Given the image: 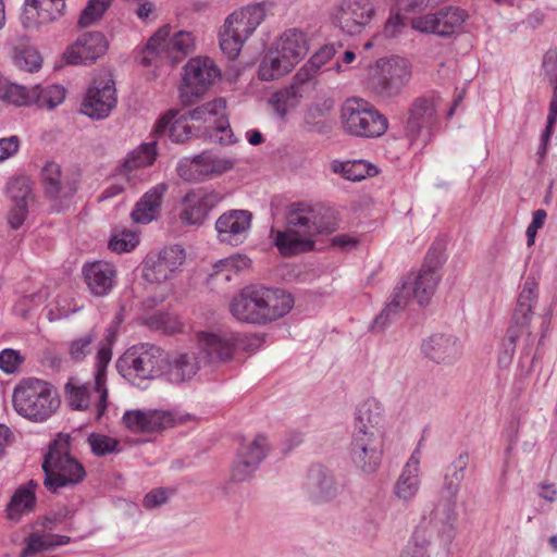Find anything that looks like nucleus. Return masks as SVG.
<instances>
[{
	"label": "nucleus",
	"instance_id": "nucleus-62",
	"mask_svg": "<svg viewBox=\"0 0 557 557\" xmlns=\"http://www.w3.org/2000/svg\"><path fill=\"white\" fill-rule=\"evenodd\" d=\"M23 362V357L17 350L3 349L0 352V369L5 373H13Z\"/></svg>",
	"mask_w": 557,
	"mask_h": 557
},
{
	"label": "nucleus",
	"instance_id": "nucleus-52",
	"mask_svg": "<svg viewBox=\"0 0 557 557\" xmlns=\"http://www.w3.org/2000/svg\"><path fill=\"white\" fill-rule=\"evenodd\" d=\"M111 0H89L78 18L81 27H87L98 21L109 8Z\"/></svg>",
	"mask_w": 557,
	"mask_h": 557
},
{
	"label": "nucleus",
	"instance_id": "nucleus-49",
	"mask_svg": "<svg viewBox=\"0 0 557 557\" xmlns=\"http://www.w3.org/2000/svg\"><path fill=\"white\" fill-rule=\"evenodd\" d=\"M429 544L430 536L424 529L418 528L399 557H426Z\"/></svg>",
	"mask_w": 557,
	"mask_h": 557
},
{
	"label": "nucleus",
	"instance_id": "nucleus-7",
	"mask_svg": "<svg viewBox=\"0 0 557 557\" xmlns=\"http://www.w3.org/2000/svg\"><path fill=\"white\" fill-rule=\"evenodd\" d=\"M166 351L152 344L133 346L117 361L121 374L133 385L145 387L154 379H163Z\"/></svg>",
	"mask_w": 557,
	"mask_h": 557
},
{
	"label": "nucleus",
	"instance_id": "nucleus-35",
	"mask_svg": "<svg viewBox=\"0 0 557 557\" xmlns=\"http://www.w3.org/2000/svg\"><path fill=\"white\" fill-rule=\"evenodd\" d=\"M169 189L166 183H159L147 190L135 205L131 216L136 223L147 224L156 219L162 199Z\"/></svg>",
	"mask_w": 557,
	"mask_h": 557
},
{
	"label": "nucleus",
	"instance_id": "nucleus-9",
	"mask_svg": "<svg viewBox=\"0 0 557 557\" xmlns=\"http://www.w3.org/2000/svg\"><path fill=\"white\" fill-rule=\"evenodd\" d=\"M195 39L189 32L180 30L171 36V27H161L147 42L143 50L141 63L145 66L169 61L178 63L194 49Z\"/></svg>",
	"mask_w": 557,
	"mask_h": 557
},
{
	"label": "nucleus",
	"instance_id": "nucleus-54",
	"mask_svg": "<svg viewBox=\"0 0 557 557\" xmlns=\"http://www.w3.org/2000/svg\"><path fill=\"white\" fill-rule=\"evenodd\" d=\"M26 546L21 553V557H32L37 553L51 549V542L49 533L39 534L37 532L30 533L25 540Z\"/></svg>",
	"mask_w": 557,
	"mask_h": 557
},
{
	"label": "nucleus",
	"instance_id": "nucleus-30",
	"mask_svg": "<svg viewBox=\"0 0 557 557\" xmlns=\"http://www.w3.org/2000/svg\"><path fill=\"white\" fill-rule=\"evenodd\" d=\"M421 348L426 358L442 364H453L461 356V344L454 335L434 334Z\"/></svg>",
	"mask_w": 557,
	"mask_h": 557
},
{
	"label": "nucleus",
	"instance_id": "nucleus-50",
	"mask_svg": "<svg viewBox=\"0 0 557 557\" xmlns=\"http://www.w3.org/2000/svg\"><path fill=\"white\" fill-rule=\"evenodd\" d=\"M87 442L91 451L98 457L120 451V442L104 434L91 433Z\"/></svg>",
	"mask_w": 557,
	"mask_h": 557
},
{
	"label": "nucleus",
	"instance_id": "nucleus-26",
	"mask_svg": "<svg viewBox=\"0 0 557 557\" xmlns=\"http://www.w3.org/2000/svg\"><path fill=\"white\" fill-rule=\"evenodd\" d=\"M173 422L169 411L158 409H134L126 410L122 417L123 425L133 433L159 432Z\"/></svg>",
	"mask_w": 557,
	"mask_h": 557
},
{
	"label": "nucleus",
	"instance_id": "nucleus-57",
	"mask_svg": "<svg viewBox=\"0 0 557 557\" xmlns=\"http://www.w3.org/2000/svg\"><path fill=\"white\" fill-rule=\"evenodd\" d=\"M15 64L28 72H34L41 66V57L34 48H25L17 52L14 58Z\"/></svg>",
	"mask_w": 557,
	"mask_h": 557
},
{
	"label": "nucleus",
	"instance_id": "nucleus-22",
	"mask_svg": "<svg viewBox=\"0 0 557 557\" xmlns=\"http://www.w3.org/2000/svg\"><path fill=\"white\" fill-rule=\"evenodd\" d=\"M252 213L248 210L231 209L215 221L216 238L233 247L242 245L249 236Z\"/></svg>",
	"mask_w": 557,
	"mask_h": 557
},
{
	"label": "nucleus",
	"instance_id": "nucleus-8",
	"mask_svg": "<svg viewBox=\"0 0 557 557\" xmlns=\"http://www.w3.org/2000/svg\"><path fill=\"white\" fill-rule=\"evenodd\" d=\"M345 133L360 138H376L388 128V121L372 103L362 98L347 99L341 109Z\"/></svg>",
	"mask_w": 557,
	"mask_h": 557
},
{
	"label": "nucleus",
	"instance_id": "nucleus-58",
	"mask_svg": "<svg viewBox=\"0 0 557 557\" xmlns=\"http://www.w3.org/2000/svg\"><path fill=\"white\" fill-rule=\"evenodd\" d=\"M96 339L94 332H88L82 337L74 339L69 345V354L74 361H82L89 352V347Z\"/></svg>",
	"mask_w": 557,
	"mask_h": 557
},
{
	"label": "nucleus",
	"instance_id": "nucleus-18",
	"mask_svg": "<svg viewBox=\"0 0 557 557\" xmlns=\"http://www.w3.org/2000/svg\"><path fill=\"white\" fill-rule=\"evenodd\" d=\"M234 333L199 332L196 335V351L201 356L203 366L226 362L232 359L238 344Z\"/></svg>",
	"mask_w": 557,
	"mask_h": 557
},
{
	"label": "nucleus",
	"instance_id": "nucleus-11",
	"mask_svg": "<svg viewBox=\"0 0 557 557\" xmlns=\"http://www.w3.org/2000/svg\"><path fill=\"white\" fill-rule=\"evenodd\" d=\"M379 74L373 81V91L382 99H392L401 94L411 79L410 62L401 57L377 61Z\"/></svg>",
	"mask_w": 557,
	"mask_h": 557
},
{
	"label": "nucleus",
	"instance_id": "nucleus-45",
	"mask_svg": "<svg viewBox=\"0 0 557 557\" xmlns=\"http://www.w3.org/2000/svg\"><path fill=\"white\" fill-rule=\"evenodd\" d=\"M156 156V143L143 144L128 153L122 165V171L127 173L135 169L151 165Z\"/></svg>",
	"mask_w": 557,
	"mask_h": 557
},
{
	"label": "nucleus",
	"instance_id": "nucleus-5",
	"mask_svg": "<svg viewBox=\"0 0 557 557\" xmlns=\"http://www.w3.org/2000/svg\"><path fill=\"white\" fill-rule=\"evenodd\" d=\"M539 298V280L535 275L530 274L518 296L517 306L513 310L511 324L507 330L504 338L502 350L498 356V364L507 368L513 358L518 339L527 335L531 336L530 323L533 318V308Z\"/></svg>",
	"mask_w": 557,
	"mask_h": 557
},
{
	"label": "nucleus",
	"instance_id": "nucleus-17",
	"mask_svg": "<svg viewBox=\"0 0 557 557\" xmlns=\"http://www.w3.org/2000/svg\"><path fill=\"white\" fill-rule=\"evenodd\" d=\"M384 437L352 433L349 456L354 466L366 474L375 473L382 462Z\"/></svg>",
	"mask_w": 557,
	"mask_h": 557
},
{
	"label": "nucleus",
	"instance_id": "nucleus-44",
	"mask_svg": "<svg viewBox=\"0 0 557 557\" xmlns=\"http://www.w3.org/2000/svg\"><path fill=\"white\" fill-rule=\"evenodd\" d=\"M331 169L334 173L341 174L344 178L348 181L358 182L371 175V171L374 168L363 160H354L345 162L334 160L331 163Z\"/></svg>",
	"mask_w": 557,
	"mask_h": 557
},
{
	"label": "nucleus",
	"instance_id": "nucleus-51",
	"mask_svg": "<svg viewBox=\"0 0 557 557\" xmlns=\"http://www.w3.org/2000/svg\"><path fill=\"white\" fill-rule=\"evenodd\" d=\"M318 71L312 67L308 62L304 64L298 72L295 74L293 78V83L289 86V88L296 94L299 95V97H302V94L313 88L315 85V77H317Z\"/></svg>",
	"mask_w": 557,
	"mask_h": 557
},
{
	"label": "nucleus",
	"instance_id": "nucleus-23",
	"mask_svg": "<svg viewBox=\"0 0 557 557\" xmlns=\"http://www.w3.org/2000/svg\"><path fill=\"white\" fill-rule=\"evenodd\" d=\"M66 0H25L21 23L26 29L38 28L64 15Z\"/></svg>",
	"mask_w": 557,
	"mask_h": 557
},
{
	"label": "nucleus",
	"instance_id": "nucleus-34",
	"mask_svg": "<svg viewBox=\"0 0 557 557\" xmlns=\"http://www.w3.org/2000/svg\"><path fill=\"white\" fill-rule=\"evenodd\" d=\"M457 497L443 495L435 506L431 523L445 542H451L455 536V524L457 521Z\"/></svg>",
	"mask_w": 557,
	"mask_h": 557
},
{
	"label": "nucleus",
	"instance_id": "nucleus-21",
	"mask_svg": "<svg viewBox=\"0 0 557 557\" xmlns=\"http://www.w3.org/2000/svg\"><path fill=\"white\" fill-rule=\"evenodd\" d=\"M116 104L115 83L112 78H96L87 89L81 112L92 120L109 116Z\"/></svg>",
	"mask_w": 557,
	"mask_h": 557
},
{
	"label": "nucleus",
	"instance_id": "nucleus-63",
	"mask_svg": "<svg viewBox=\"0 0 557 557\" xmlns=\"http://www.w3.org/2000/svg\"><path fill=\"white\" fill-rule=\"evenodd\" d=\"M335 53L336 48L334 45H325L310 58L308 63L319 72L321 66L330 61Z\"/></svg>",
	"mask_w": 557,
	"mask_h": 557
},
{
	"label": "nucleus",
	"instance_id": "nucleus-53",
	"mask_svg": "<svg viewBox=\"0 0 557 557\" xmlns=\"http://www.w3.org/2000/svg\"><path fill=\"white\" fill-rule=\"evenodd\" d=\"M258 468L257 458L248 461L236 456L232 466L231 479L234 482L248 481L253 476Z\"/></svg>",
	"mask_w": 557,
	"mask_h": 557
},
{
	"label": "nucleus",
	"instance_id": "nucleus-3",
	"mask_svg": "<svg viewBox=\"0 0 557 557\" xmlns=\"http://www.w3.org/2000/svg\"><path fill=\"white\" fill-rule=\"evenodd\" d=\"M294 306L290 294L259 285L244 287L230 304L232 315L252 324H265L287 314Z\"/></svg>",
	"mask_w": 557,
	"mask_h": 557
},
{
	"label": "nucleus",
	"instance_id": "nucleus-38",
	"mask_svg": "<svg viewBox=\"0 0 557 557\" xmlns=\"http://www.w3.org/2000/svg\"><path fill=\"white\" fill-rule=\"evenodd\" d=\"M419 453L414 451L404 467L401 474L394 485L395 495L408 502L416 496L420 487L419 479Z\"/></svg>",
	"mask_w": 557,
	"mask_h": 557
},
{
	"label": "nucleus",
	"instance_id": "nucleus-40",
	"mask_svg": "<svg viewBox=\"0 0 557 557\" xmlns=\"http://www.w3.org/2000/svg\"><path fill=\"white\" fill-rule=\"evenodd\" d=\"M37 483L33 480L27 484L20 486L11 497L7 506V517L10 520L17 521L23 513L29 512L36 505L35 490Z\"/></svg>",
	"mask_w": 557,
	"mask_h": 557
},
{
	"label": "nucleus",
	"instance_id": "nucleus-46",
	"mask_svg": "<svg viewBox=\"0 0 557 557\" xmlns=\"http://www.w3.org/2000/svg\"><path fill=\"white\" fill-rule=\"evenodd\" d=\"M249 264L250 259L243 255H234L219 260L213 265V273L210 274V278L213 280L221 277L224 281H230L232 278V273H237L238 271L248 268Z\"/></svg>",
	"mask_w": 557,
	"mask_h": 557
},
{
	"label": "nucleus",
	"instance_id": "nucleus-60",
	"mask_svg": "<svg viewBox=\"0 0 557 557\" xmlns=\"http://www.w3.org/2000/svg\"><path fill=\"white\" fill-rule=\"evenodd\" d=\"M112 359V349L108 345H101L98 349L95 363V380L106 384L107 367Z\"/></svg>",
	"mask_w": 557,
	"mask_h": 557
},
{
	"label": "nucleus",
	"instance_id": "nucleus-15",
	"mask_svg": "<svg viewBox=\"0 0 557 557\" xmlns=\"http://www.w3.org/2000/svg\"><path fill=\"white\" fill-rule=\"evenodd\" d=\"M225 110V100L218 98L188 111V116L190 120L207 124L206 131L211 141L231 145L235 139Z\"/></svg>",
	"mask_w": 557,
	"mask_h": 557
},
{
	"label": "nucleus",
	"instance_id": "nucleus-12",
	"mask_svg": "<svg viewBox=\"0 0 557 557\" xmlns=\"http://www.w3.org/2000/svg\"><path fill=\"white\" fill-rule=\"evenodd\" d=\"M67 405L73 410L88 411L95 420H100L108 406V389L106 384L94 380V383L81 384L76 379H70L64 386Z\"/></svg>",
	"mask_w": 557,
	"mask_h": 557
},
{
	"label": "nucleus",
	"instance_id": "nucleus-29",
	"mask_svg": "<svg viewBox=\"0 0 557 557\" xmlns=\"http://www.w3.org/2000/svg\"><path fill=\"white\" fill-rule=\"evenodd\" d=\"M82 273L88 290L94 296H107L115 285L116 270L112 263L88 262L84 264Z\"/></svg>",
	"mask_w": 557,
	"mask_h": 557
},
{
	"label": "nucleus",
	"instance_id": "nucleus-10",
	"mask_svg": "<svg viewBox=\"0 0 557 557\" xmlns=\"http://www.w3.org/2000/svg\"><path fill=\"white\" fill-rule=\"evenodd\" d=\"M221 76L214 61L208 57L190 59L184 66L183 82L180 86V98L183 106H191Z\"/></svg>",
	"mask_w": 557,
	"mask_h": 557
},
{
	"label": "nucleus",
	"instance_id": "nucleus-59",
	"mask_svg": "<svg viewBox=\"0 0 557 557\" xmlns=\"http://www.w3.org/2000/svg\"><path fill=\"white\" fill-rule=\"evenodd\" d=\"M138 244V237L135 233L123 232L114 235L109 242V248L117 253L131 251Z\"/></svg>",
	"mask_w": 557,
	"mask_h": 557
},
{
	"label": "nucleus",
	"instance_id": "nucleus-27",
	"mask_svg": "<svg viewBox=\"0 0 557 557\" xmlns=\"http://www.w3.org/2000/svg\"><path fill=\"white\" fill-rule=\"evenodd\" d=\"M384 408L376 398H367L361 401L355 412L352 433L384 437Z\"/></svg>",
	"mask_w": 557,
	"mask_h": 557
},
{
	"label": "nucleus",
	"instance_id": "nucleus-36",
	"mask_svg": "<svg viewBox=\"0 0 557 557\" xmlns=\"http://www.w3.org/2000/svg\"><path fill=\"white\" fill-rule=\"evenodd\" d=\"M275 50L295 66L308 53L307 35L298 28H289L278 38Z\"/></svg>",
	"mask_w": 557,
	"mask_h": 557
},
{
	"label": "nucleus",
	"instance_id": "nucleus-55",
	"mask_svg": "<svg viewBox=\"0 0 557 557\" xmlns=\"http://www.w3.org/2000/svg\"><path fill=\"white\" fill-rule=\"evenodd\" d=\"M245 41L246 40L243 37L232 34L231 30L223 26V30L220 36V47L230 59L238 57Z\"/></svg>",
	"mask_w": 557,
	"mask_h": 557
},
{
	"label": "nucleus",
	"instance_id": "nucleus-37",
	"mask_svg": "<svg viewBox=\"0 0 557 557\" xmlns=\"http://www.w3.org/2000/svg\"><path fill=\"white\" fill-rule=\"evenodd\" d=\"M188 119V112L181 115L169 112L156 123L153 131L157 136L168 135L172 141L183 144L194 136Z\"/></svg>",
	"mask_w": 557,
	"mask_h": 557
},
{
	"label": "nucleus",
	"instance_id": "nucleus-2",
	"mask_svg": "<svg viewBox=\"0 0 557 557\" xmlns=\"http://www.w3.org/2000/svg\"><path fill=\"white\" fill-rule=\"evenodd\" d=\"M440 265V258L429 251L419 273L413 278L406 277L394 288L391 301L375 318L372 329L383 330L387 326L411 298L416 299L420 306L428 305L441 281Z\"/></svg>",
	"mask_w": 557,
	"mask_h": 557
},
{
	"label": "nucleus",
	"instance_id": "nucleus-20",
	"mask_svg": "<svg viewBox=\"0 0 557 557\" xmlns=\"http://www.w3.org/2000/svg\"><path fill=\"white\" fill-rule=\"evenodd\" d=\"M437 123V106L434 99L419 97L413 100L405 125L406 135L411 140L422 139L428 143L431 133Z\"/></svg>",
	"mask_w": 557,
	"mask_h": 557
},
{
	"label": "nucleus",
	"instance_id": "nucleus-16",
	"mask_svg": "<svg viewBox=\"0 0 557 557\" xmlns=\"http://www.w3.org/2000/svg\"><path fill=\"white\" fill-rule=\"evenodd\" d=\"M163 380L172 385H182L195 379L203 366L195 347L166 352Z\"/></svg>",
	"mask_w": 557,
	"mask_h": 557
},
{
	"label": "nucleus",
	"instance_id": "nucleus-42",
	"mask_svg": "<svg viewBox=\"0 0 557 557\" xmlns=\"http://www.w3.org/2000/svg\"><path fill=\"white\" fill-rule=\"evenodd\" d=\"M294 66L276 50L267 54L259 65L258 76L261 81H275L286 75Z\"/></svg>",
	"mask_w": 557,
	"mask_h": 557
},
{
	"label": "nucleus",
	"instance_id": "nucleus-4",
	"mask_svg": "<svg viewBox=\"0 0 557 557\" xmlns=\"http://www.w3.org/2000/svg\"><path fill=\"white\" fill-rule=\"evenodd\" d=\"M45 487L51 493L63 488H72L86 476L83 465L70 455V444L66 440L53 441L42 462Z\"/></svg>",
	"mask_w": 557,
	"mask_h": 557
},
{
	"label": "nucleus",
	"instance_id": "nucleus-64",
	"mask_svg": "<svg viewBox=\"0 0 557 557\" xmlns=\"http://www.w3.org/2000/svg\"><path fill=\"white\" fill-rule=\"evenodd\" d=\"M20 147V138L12 135L7 138H0V162L14 156Z\"/></svg>",
	"mask_w": 557,
	"mask_h": 557
},
{
	"label": "nucleus",
	"instance_id": "nucleus-61",
	"mask_svg": "<svg viewBox=\"0 0 557 557\" xmlns=\"http://www.w3.org/2000/svg\"><path fill=\"white\" fill-rule=\"evenodd\" d=\"M171 494L165 487L153 488L145 495L143 506L149 510L158 508L169 502Z\"/></svg>",
	"mask_w": 557,
	"mask_h": 557
},
{
	"label": "nucleus",
	"instance_id": "nucleus-32",
	"mask_svg": "<svg viewBox=\"0 0 557 557\" xmlns=\"http://www.w3.org/2000/svg\"><path fill=\"white\" fill-rule=\"evenodd\" d=\"M265 16L261 4H251L233 12L224 22V27L245 40L256 30Z\"/></svg>",
	"mask_w": 557,
	"mask_h": 557
},
{
	"label": "nucleus",
	"instance_id": "nucleus-39",
	"mask_svg": "<svg viewBox=\"0 0 557 557\" xmlns=\"http://www.w3.org/2000/svg\"><path fill=\"white\" fill-rule=\"evenodd\" d=\"M219 200L220 197L215 193H208L201 196H197L195 193L187 194L184 202L188 207L182 213L183 220L189 224H200Z\"/></svg>",
	"mask_w": 557,
	"mask_h": 557
},
{
	"label": "nucleus",
	"instance_id": "nucleus-1",
	"mask_svg": "<svg viewBox=\"0 0 557 557\" xmlns=\"http://www.w3.org/2000/svg\"><path fill=\"white\" fill-rule=\"evenodd\" d=\"M285 219V228L274 234V244L285 257L313 250L317 236L337 228L334 210L320 203L293 202Z\"/></svg>",
	"mask_w": 557,
	"mask_h": 557
},
{
	"label": "nucleus",
	"instance_id": "nucleus-56",
	"mask_svg": "<svg viewBox=\"0 0 557 557\" xmlns=\"http://www.w3.org/2000/svg\"><path fill=\"white\" fill-rule=\"evenodd\" d=\"M298 97H299V95H296L288 87V88H285L284 90L276 92L272 97L271 102H272L277 115L280 117H284L286 115L288 109L296 106Z\"/></svg>",
	"mask_w": 557,
	"mask_h": 557
},
{
	"label": "nucleus",
	"instance_id": "nucleus-14",
	"mask_svg": "<svg viewBox=\"0 0 557 557\" xmlns=\"http://www.w3.org/2000/svg\"><path fill=\"white\" fill-rule=\"evenodd\" d=\"M467 17L468 14L465 10L459 7L448 5L433 13L412 17L410 25L417 32L446 38L458 33Z\"/></svg>",
	"mask_w": 557,
	"mask_h": 557
},
{
	"label": "nucleus",
	"instance_id": "nucleus-19",
	"mask_svg": "<svg viewBox=\"0 0 557 557\" xmlns=\"http://www.w3.org/2000/svg\"><path fill=\"white\" fill-rule=\"evenodd\" d=\"M376 0H342L336 15V25L348 35L360 34L374 18Z\"/></svg>",
	"mask_w": 557,
	"mask_h": 557
},
{
	"label": "nucleus",
	"instance_id": "nucleus-41",
	"mask_svg": "<svg viewBox=\"0 0 557 557\" xmlns=\"http://www.w3.org/2000/svg\"><path fill=\"white\" fill-rule=\"evenodd\" d=\"M468 465L469 454L463 451L446 467L442 484L443 495L457 497Z\"/></svg>",
	"mask_w": 557,
	"mask_h": 557
},
{
	"label": "nucleus",
	"instance_id": "nucleus-25",
	"mask_svg": "<svg viewBox=\"0 0 557 557\" xmlns=\"http://www.w3.org/2000/svg\"><path fill=\"white\" fill-rule=\"evenodd\" d=\"M184 260L185 252L181 246L165 247L154 259L150 258L146 261L144 276L149 282H164L183 264Z\"/></svg>",
	"mask_w": 557,
	"mask_h": 557
},
{
	"label": "nucleus",
	"instance_id": "nucleus-47",
	"mask_svg": "<svg viewBox=\"0 0 557 557\" xmlns=\"http://www.w3.org/2000/svg\"><path fill=\"white\" fill-rule=\"evenodd\" d=\"M0 92L2 94V102L14 106H30L33 104V87L30 89L23 85L14 83L0 84Z\"/></svg>",
	"mask_w": 557,
	"mask_h": 557
},
{
	"label": "nucleus",
	"instance_id": "nucleus-24",
	"mask_svg": "<svg viewBox=\"0 0 557 557\" xmlns=\"http://www.w3.org/2000/svg\"><path fill=\"white\" fill-rule=\"evenodd\" d=\"M45 194L60 211L65 200L70 199L77 189L76 181L64 174L55 162H48L41 171Z\"/></svg>",
	"mask_w": 557,
	"mask_h": 557
},
{
	"label": "nucleus",
	"instance_id": "nucleus-43",
	"mask_svg": "<svg viewBox=\"0 0 557 557\" xmlns=\"http://www.w3.org/2000/svg\"><path fill=\"white\" fill-rule=\"evenodd\" d=\"M33 104L39 108L52 110L64 101L65 89L61 85H35L33 86Z\"/></svg>",
	"mask_w": 557,
	"mask_h": 557
},
{
	"label": "nucleus",
	"instance_id": "nucleus-6",
	"mask_svg": "<svg viewBox=\"0 0 557 557\" xmlns=\"http://www.w3.org/2000/svg\"><path fill=\"white\" fill-rule=\"evenodd\" d=\"M12 401L20 416L35 422L46 421L60 406L55 389L38 379L23 380L14 388Z\"/></svg>",
	"mask_w": 557,
	"mask_h": 557
},
{
	"label": "nucleus",
	"instance_id": "nucleus-13",
	"mask_svg": "<svg viewBox=\"0 0 557 557\" xmlns=\"http://www.w3.org/2000/svg\"><path fill=\"white\" fill-rule=\"evenodd\" d=\"M237 162L238 160L232 157H221L212 151H203L191 158H183L176 171L184 181L201 182L234 169Z\"/></svg>",
	"mask_w": 557,
	"mask_h": 557
},
{
	"label": "nucleus",
	"instance_id": "nucleus-31",
	"mask_svg": "<svg viewBox=\"0 0 557 557\" xmlns=\"http://www.w3.org/2000/svg\"><path fill=\"white\" fill-rule=\"evenodd\" d=\"M8 194L13 201V206L8 214V223L13 230L20 228L28 213V202L33 199L29 181L25 177H18L8 184Z\"/></svg>",
	"mask_w": 557,
	"mask_h": 557
},
{
	"label": "nucleus",
	"instance_id": "nucleus-28",
	"mask_svg": "<svg viewBox=\"0 0 557 557\" xmlns=\"http://www.w3.org/2000/svg\"><path fill=\"white\" fill-rule=\"evenodd\" d=\"M107 50V41L99 32L85 33L66 49L64 58L69 64H87L101 57Z\"/></svg>",
	"mask_w": 557,
	"mask_h": 557
},
{
	"label": "nucleus",
	"instance_id": "nucleus-33",
	"mask_svg": "<svg viewBox=\"0 0 557 557\" xmlns=\"http://www.w3.org/2000/svg\"><path fill=\"white\" fill-rule=\"evenodd\" d=\"M307 491L312 500L315 503H324L337 496L339 484L336 482L331 471L322 467H315L309 472Z\"/></svg>",
	"mask_w": 557,
	"mask_h": 557
},
{
	"label": "nucleus",
	"instance_id": "nucleus-48",
	"mask_svg": "<svg viewBox=\"0 0 557 557\" xmlns=\"http://www.w3.org/2000/svg\"><path fill=\"white\" fill-rule=\"evenodd\" d=\"M268 451V440L263 435H257L249 442H244L236 454L237 457L251 461L257 458V467L260 466Z\"/></svg>",
	"mask_w": 557,
	"mask_h": 557
}]
</instances>
